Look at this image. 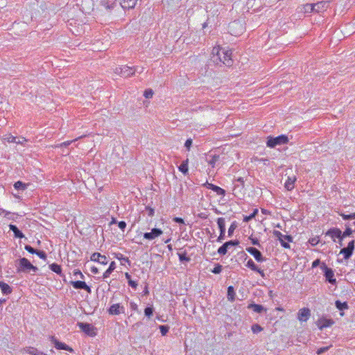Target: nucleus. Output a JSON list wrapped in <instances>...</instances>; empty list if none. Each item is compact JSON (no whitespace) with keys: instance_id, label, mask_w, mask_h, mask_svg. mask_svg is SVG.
<instances>
[{"instance_id":"58836bf2","label":"nucleus","mask_w":355,"mask_h":355,"mask_svg":"<svg viewBox=\"0 0 355 355\" xmlns=\"http://www.w3.org/2000/svg\"><path fill=\"white\" fill-rule=\"evenodd\" d=\"M212 191H214L218 195H220V196H224L225 195V190H224L223 189H222V188H220V187H219L218 186H216V185L213 187Z\"/></svg>"},{"instance_id":"393cba45","label":"nucleus","mask_w":355,"mask_h":355,"mask_svg":"<svg viewBox=\"0 0 355 355\" xmlns=\"http://www.w3.org/2000/svg\"><path fill=\"white\" fill-rule=\"evenodd\" d=\"M296 181L295 177H288L284 187L288 191H291L294 188V183Z\"/></svg>"},{"instance_id":"f257e3e1","label":"nucleus","mask_w":355,"mask_h":355,"mask_svg":"<svg viewBox=\"0 0 355 355\" xmlns=\"http://www.w3.org/2000/svg\"><path fill=\"white\" fill-rule=\"evenodd\" d=\"M211 60L216 64H224L227 67H230L233 64V60L232 59V51L225 50L220 47H214L212 50Z\"/></svg>"},{"instance_id":"aec40b11","label":"nucleus","mask_w":355,"mask_h":355,"mask_svg":"<svg viewBox=\"0 0 355 355\" xmlns=\"http://www.w3.org/2000/svg\"><path fill=\"white\" fill-rule=\"evenodd\" d=\"M4 140L7 141L9 143H16L18 144H24L25 142L27 141V140L24 137L19 138L17 140V137L11 135H8V136H6L4 138Z\"/></svg>"},{"instance_id":"338daca9","label":"nucleus","mask_w":355,"mask_h":355,"mask_svg":"<svg viewBox=\"0 0 355 355\" xmlns=\"http://www.w3.org/2000/svg\"><path fill=\"white\" fill-rule=\"evenodd\" d=\"M130 309L133 311H137L138 310V306L136 303L131 302L130 303Z\"/></svg>"},{"instance_id":"4468645a","label":"nucleus","mask_w":355,"mask_h":355,"mask_svg":"<svg viewBox=\"0 0 355 355\" xmlns=\"http://www.w3.org/2000/svg\"><path fill=\"white\" fill-rule=\"evenodd\" d=\"M107 311L110 315H116L121 313H124L125 308L119 303L114 304L109 308Z\"/></svg>"},{"instance_id":"6e6552de","label":"nucleus","mask_w":355,"mask_h":355,"mask_svg":"<svg viewBox=\"0 0 355 355\" xmlns=\"http://www.w3.org/2000/svg\"><path fill=\"white\" fill-rule=\"evenodd\" d=\"M355 240H352L348 243L346 248H343L340 250V253L343 254L345 259H349L353 254V252L355 248L354 245Z\"/></svg>"},{"instance_id":"1a4fd4ad","label":"nucleus","mask_w":355,"mask_h":355,"mask_svg":"<svg viewBox=\"0 0 355 355\" xmlns=\"http://www.w3.org/2000/svg\"><path fill=\"white\" fill-rule=\"evenodd\" d=\"M49 340L54 344V346L57 349H63L70 352H73V349L71 347L68 346L65 343L60 342L53 336H49Z\"/></svg>"},{"instance_id":"c756f323","label":"nucleus","mask_w":355,"mask_h":355,"mask_svg":"<svg viewBox=\"0 0 355 355\" xmlns=\"http://www.w3.org/2000/svg\"><path fill=\"white\" fill-rule=\"evenodd\" d=\"M235 292L233 286H230L227 288V299L229 301L233 302L235 300Z\"/></svg>"},{"instance_id":"0e129e2a","label":"nucleus","mask_w":355,"mask_h":355,"mask_svg":"<svg viewBox=\"0 0 355 355\" xmlns=\"http://www.w3.org/2000/svg\"><path fill=\"white\" fill-rule=\"evenodd\" d=\"M319 242V239L318 238H312L311 239H309V243H311V245H315L318 243Z\"/></svg>"},{"instance_id":"2f4dec72","label":"nucleus","mask_w":355,"mask_h":355,"mask_svg":"<svg viewBox=\"0 0 355 355\" xmlns=\"http://www.w3.org/2000/svg\"><path fill=\"white\" fill-rule=\"evenodd\" d=\"M178 255L180 262H189L191 261V259L187 256L186 251L181 253H178Z\"/></svg>"},{"instance_id":"69168bd1","label":"nucleus","mask_w":355,"mask_h":355,"mask_svg":"<svg viewBox=\"0 0 355 355\" xmlns=\"http://www.w3.org/2000/svg\"><path fill=\"white\" fill-rule=\"evenodd\" d=\"M128 285L131 286L132 288L136 289L137 286V283L135 281L130 279V281H128Z\"/></svg>"},{"instance_id":"ea45409f","label":"nucleus","mask_w":355,"mask_h":355,"mask_svg":"<svg viewBox=\"0 0 355 355\" xmlns=\"http://www.w3.org/2000/svg\"><path fill=\"white\" fill-rule=\"evenodd\" d=\"M314 8H315L314 3H307V4L304 5V12L309 13V12H314Z\"/></svg>"},{"instance_id":"c85d7f7f","label":"nucleus","mask_w":355,"mask_h":355,"mask_svg":"<svg viewBox=\"0 0 355 355\" xmlns=\"http://www.w3.org/2000/svg\"><path fill=\"white\" fill-rule=\"evenodd\" d=\"M49 268L56 274L62 275V268L58 263H53L50 264Z\"/></svg>"},{"instance_id":"ddd939ff","label":"nucleus","mask_w":355,"mask_h":355,"mask_svg":"<svg viewBox=\"0 0 355 355\" xmlns=\"http://www.w3.org/2000/svg\"><path fill=\"white\" fill-rule=\"evenodd\" d=\"M246 250L254 257L257 261L263 262L266 260L261 252L256 248L248 247L246 248Z\"/></svg>"},{"instance_id":"5fc2aeb1","label":"nucleus","mask_w":355,"mask_h":355,"mask_svg":"<svg viewBox=\"0 0 355 355\" xmlns=\"http://www.w3.org/2000/svg\"><path fill=\"white\" fill-rule=\"evenodd\" d=\"M81 137L77 138V139H75L74 140H71V141H64V142H62L61 143L59 146H58V147H67L69 146L73 141H76L78 140V139H80Z\"/></svg>"},{"instance_id":"e2e57ef3","label":"nucleus","mask_w":355,"mask_h":355,"mask_svg":"<svg viewBox=\"0 0 355 355\" xmlns=\"http://www.w3.org/2000/svg\"><path fill=\"white\" fill-rule=\"evenodd\" d=\"M118 226L122 231H124L126 227V223L125 221H119L118 223Z\"/></svg>"},{"instance_id":"de8ad7c7","label":"nucleus","mask_w":355,"mask_h":355,"mask_svg":"<svg viewBox=\"0 0 355 355\" xmlns=\"http://www.w3.org/2000/svg\"><path fill=\"white\" fill-rule=\"evenodd\" d=\"M344 220H352L355 219V213L350 214H345L344 213H341L340 214Z\"/></svg>"},{"instance_id":"4c0bfd02","label":"nucleus","mask_w":355,"mask_h":355,"mask_svg":"<svg viewBox=\"0 0 355 355\" xmlns=\"http://www.w3.org/2000/svg\"><path fill=\"white\" fill-rule=\"evenodd\" d=\"M246 266L253 271L258 270V266L254 263V262L251 259H250L248 261Z\"/></svg>"},{"instance_id":"5701e85b","label":"nucleus","mask_w":355,"mask_h":355,"mask_svg":"<svg viewBox=\"0 0 355 355\" xmlns=\"http://www.w3.org/2000/svg\"><path fill=\"white\" fill-rule=\"evenodd\" d=\"M9 228H10V230H11L14 233V236L15 238L22 239V238L25 237V236L22 233V232L21 230H19L15 225L10 224Z\"/></svg>"},{"instance_id":"8fccbe9b","label":"nucleus","mask_w":355,"mask_h":355,"mask_svg":"<svg viewBox=\"0 0 355 355\" xmlns=\"http://www.w3.org/2000/svg\"><path fill=\"white\" fill-rule=\"evenodd\" d=\"M35 254H37L40 259H43V260H46V254L44 251L43 250H37V252L35 253Z\"/></svg>"},{"instance_id":"0eeeda50","label":"nucleus","mask_w":355,"mask_h":355,"mask_svg":"<svg viewBox=\"0 0 355 355\" xmlns=\"http://www.w3.org/2000/svg\"><path fill=\"white\" fill-rule=\"evenodd\" d=\"M79 328L87 335L94 337L96 335L94 327L89 323L78 322Z\"/></svg>"},{"instance_id":"4d7b16f0","label":"nucleus","mask_w":355,"mask_h":355,"mask_svg":"<svg viewBox=\"0 0 355 355\" xmlns=\"http://www.w3.org/2000/svg\"><path fill=\"white\" fill-rule=\"evenodd\" d=\"M99 259H100V260H98V263H100L103 265L107 264V259L105 255L101 254V257H99Z\"/></svg>"},{"instance_id":"f8f14e48","label":"nucleus","mask_w":355,"mask_h":355,"mask_svg":"<svg viewBox=\"0 0 355 355\" xmlns=\"http://www.w3.org/2000/svg\"><path fill=\"white\" fill-rule=\"evenodd\" d=\"M229 28L232 35H238L243 32V27L238 21H234L229 25Z\"/></svg>"},{"instance_id":"72a5a7b5","label":"nucleus","mask_w":355,"mask_h":355,"mask_svg":"<svg viewBox=\"0 0 355 355\" xmlns=\"http://www.w3.org/2000/svg\"><path fill=\"white\" fill-rule=\"evenodd\" d=\"M26 352L31 355H40L42 351L32 347H27Z\"/></svg>"},{"instance_id":"f03ea898","label":"nucleus","mask_w":355,"mask_h":355,"mask_svg":"<svg viewBox=\"0 0 355 355\" xmlns=\"http://www.w3.org/2000/svg\"><path fill=\"white\" fill-rule=\"evenodd\" d=\"M17 272L30 273L35 275L38 270L37 266H33L31 261L25 258H20L16 261Z\"/></svg>"},{"instance_id":"2eb2a0df","label":"nucleus","mask_w":355,"mask_h":355,"mask_svg":"<svg viewBox=\"0 0 355 355\" xmlns=\"http://www.w3.org/2000/svg\"><path fill=\"white\" fill-rule=\"evenodd\" d=\"M71 284L76 289H83L89 293L92 292L91 288L83 281H74L71 282Z\"/></svg>"},{"instance_id":"13d9d810","label":"nucleus","mask_w":355,"mask_h":355,"mask_svg":"<svg viewBox=\"0 0 355 355\" xmlns=\"http://www.w3.org/2000/svg\"><path fill=\"white\" fill-rule=\"evenodd\" d=\"M193 144V140L192 139L189 138V139H187L185 141V144H184V146L186 147V148L189 150L190 148H191V146Z\"/></svg>"},{"instance_id":"6e6d98bb","label":"nucleus","mask_w":355,"mask_h":355,"mask_svg":"<svg viewBox=\"0 0 355 355\" xmlns=\"http://www.w3.org/2000/svg\"><path fill=\"white\" fill-rule=\"evenodd\" d=\"M24 248L26 251H28V252L31 253V254H35L36 252H37V250L33 248V247H31V245H26L24 246Z\"/></svg>"},{"instance_id":"c03bdc74","label":"nucleus","mask_w":355,"mask_h":355,"mask_svg":"<svg viewBox=\"0 0 355 355\" xmlns=\"http://www.w3.org/2000/svg\"><path fill=\"white\" fill-rule=\"evenodd\" d=\"M220 156L218 155H214L211 156V159L208 162V163L212 166L214 167L216 162L219 159Z\"/></svg>"},{"instance_id":"4be33fe9","label":"nucleus","mask_w":355,"mask_h":355,"mask_svg":"<svg viewBox=\"0 0 355 355\" xmlns=\"http://www.w3.org/2000/svg\"><path fill=\"white\" fill-rule=\"evenodd\" d=\"M120 4L123 8L125 9H130L133 8L136 3L137 0H120Z\"/></svg>"},{"instance_id":"49530a36","label":"nucleus","mask_w":355,"mask_h":355,"mask_svg":"<svg viewBox=\"0 0 355 355\" xmlns=\"http://www.w3.org/2000/svg\"><path fill=\"white\" fill-rule=\"evenodd\" d=\"M159 329L160 330V333L162 334V335L165 336L168 332L169 327L167 325H160L159 327Z\"/></svg>"},{"instance_id":"79ce46f5","label":"nucleus","mask_w":355,"mask_h":355,"mask_svg":"<svg viewBox=\"0 0 355 355\" xmlns=\"http://www.w3.org/2000/svg\"><path fill=\"white\" fill-rule=\"evenodd\" d=\"M236 227H237V225H236V223L235 221L231 224V225L228 230V236L229 237H231L233 235L235 229L236 228Z\"/></svg>"},{"instance_id":"473e14b6","label":"nucleus","mask_w":355,"mask_h":355,"mask_svg":"<svg viewBox=\"0 0 355 355\" xmlns=\"http://www.w3.org/2000/svg\"><path fill=\"white\" fill-rule=\"evenodd\" d=\"M14 187L17 190L24 191L26 189L27 185L21 181H17L14 184Z\"/></svg>"},{"instance_id":"774afa93","label":"nucleus","mask_w":355,"mask_h":355,"mask_svg":"<svg viewBox=\"0 0 355 355\" xmlns=\"http://www.w3.org/2000/svg\"><path fill=\"white\" fill-rule=\"evenodd\" d=\"M116 258H117L118 259H119V260H123V261H124L129 262V259H128V257H124L123 256V254H119V255H117V256H116Z\"/></svg>"},{"instance_id":"dca6fc26","label":"nucleus","mask_w":355,"mask_h":355,"mask_svg":"<svg viewBox=\"0 0 355 355\" xmlns=\"http://www.w3.org/2000/svg\"><path fill=\"white\" fill-rule=\"evenodd\" d=\"M327 236H329L331 237L332 240L336 242V239H338L342 236V231L336 227L330 228L327 232Z\"/></svg>"},{"instance_id":"09e8293b","label":"nucleus","mask_w":355,"mask_h":355,"mask_svg":"<svg viewBox=\"0 0 355 355\" xmlns=\"http://www.w3.org/2000/svg\"><path fill=\"white\" fill-rule=\"evenodd\" d=\"M222 268L223 266L220 264L217 263L215 265V267L211 270V272L214 274H219L221 272Z\"/></svg>"},{"instance_id":"603ef678","label":"nucleus","mask_w":355,"mask_h":355,"mask_svg":"<svg viewBox=\"0 0 355 355\" xmlns=\"http://www.w3.org/2000/svg\"><path fill=\"white\" fill-rule=\"evenodd\" d=\"M153 89H146L145 92H144V96L146 98H152L153 96Z\"/></svg>"},{"instance_id":"7ed1b4c3","label":"nucleus","mask_w":355,"mask_h":355,"mask_svg":"<svg viewBox=\"0 0 355 355\" xmlns=\"http://www.w3.org/2000/svg\"><path fill=\"white\" fill-rule=\"evenodd\" d=\"M288 137L285 135H282L276 137L269 136L267 137L266 145L270 148H275L277 146L287 144Z\"/></svg>"},{"instance_id":"423d86ee","label":"nucleus","mask_w":355,"mask_h":355,"mask_svg":"<svg viewBox=\"0 0 355 355\" xmlns=\"http://www.w3.org/2000/svg\"><path fill=\"white\" fill-rule=\"evenodd\" d=\"M320 268L324 272V276L325 277L326 281L331 284H336V279L334 278V273L333 270L331 268H329L324 263H322L320 265Z\"/></svg>"},{"instance_id":"6ab92c4d","label":"nucleus","mask_w":355,"mask_h":355,"mask_svg":"<svg viewBox=\"0 0 355 355\" xmlns=\"http://www.w3.org/2000/svg\"><path fill=\"white\" fill-rule=\"evenodd\" d=\"M329 5V1H319L316 3H314V6H315L314 12H322V10H326L328 8Z\"/></svg>"},{"instance_id":"20e7f679","label":"nucleus","mask_w":355,"mask_h":355,"mask_svg":"<svg viewBox=\"0 0 355 355\" xmlns=\"http://www.w3.org/2000/svg\"><path fill=\"white\" fill-rule=\"evenodd\" d=\"M137 71V67H130L128 66H122L116 67L114 73L123 78H128L134 75Z\"/></svg>"},{"instance_id":"f3484780","label":"nucleus","mask_w":355,"mask_h":355,"mask_svg":"<svg viewBox=\"0 0 355 355\" xmlns=\"http://www.w3.org/2000/svg\"><path fill=\"white\" fill-rule=\"evenodd\" d=\"M311 315V311L308 308L301 309L297 314V319L300 321L306 322Z\"/></svg>"},{"instance_id":"864d4df0","label":"nucleus","mask_w":355,"mask_h":355,"mask_svg":"<svg viewBox=\"0 0 355 355\" xmlns=\"http://www.w3.org/2000/svg\"><path fill=\"white\" fill-rule=\"evenodd\" d=\"M99 257H101V254L98 252H94L92 254L90 259L93 261H98L100 260Z\"/></svg>"},{"instance_id":"412c9836","label":"nucleus","mask_w":355,"mask_h":355,"mask_svg":"<svg viewBox=\"0 0 355 355\" xmlns=\"http://www.w3.org/2000/svg\"><path fill=\"white\" fill-rule=\"evenodd\" d=\"M248 309H252L254 312L258 313H262L263 312H266L267 309L261 304H257L254 303H251L248 306Z\"/></svg>"},{"instance_id":"f704fd0d","label":"nucleus","mask_w":355,"mask_h":355,"mask_svg":"<svg viewBox=\"0 0 355 355\" xmlns=\"http://www.w3.org/2000/svg\"><path fill=\"white\" fill-rule=\"evenodd\" d=\"M354 232V230H352L349 225H346V229L343 232H342V236L344 238L350 236Z\"/></svg>"},{"instance_id":"9b49d317","label":"nucleus","mask_w":355,"mask_h":355,"mask_svg":"<svg viewBox=\"0 0 355 355\" xmlns=\"http://www.w3.org/2000/svg\"><path fill=\"white\" fill-rule=\"evenodd\" d=\"M217 224L220 230V235L217 239L218 242H222L225 239V223L223 218H218L217 219Z\"/></svg>"},{"instance_id":"7c9ffc66","label":"nucleus","mask_w":355,"mask_h":355,"mask_svg":"<svg viewBox=\"0 0 355 355\" xmlns=\"http://www.w3.org/2000/svg\"><path fill=\"white\" fill-rule=\"evenodd\" d=\"M335 305L336 308L340 311H343L348 309V304L346 302H341L340 300H336Z\"/></svg>"},{"instance_id":"39448f33","label":"nucleus","mask_w":355,"mask_h":355,"mask_svg":"<svg viewBox=\"0 0 355 355\" xmlns=\"http://www.w3.org/2000/svg\"><path fill=\"white\" fill-rule=\"evenodd\" d=\"M273 235L279 241L281 245L284 248H290L289 242L293 241V237L291 235H284L277 230H274Z\"/></svg>"},{"instance_id":"bb28decb","label":"nucleus","mask_w":355,"mask_h":355,"mask_svg":"<svg viewBox=\"0 0 355 355\" xmlns=\"http://www.w3.org/2000/svg\"><path fill=\"white\" fill-rule=\"evenodd\" d=\"M115 268H116V263L114 261H112L109 266V268L103 273V279H106V278L109 277L110 274L114 271V270Z\"/></svg>"},{"instance_id":"37998d69","label":"nucleus","mask_w":355,"mask_h":355,"mask_svg":"<svg viewBox=\"0 0 355 355\" xmlns=\"http://www.w3.org/2000/svg\"><path fill=\"white\" fill-rule=\"evenodd\" d=\"M2 212L4 213V216L6 217L7 218L12 220H15V216L16 215V214L6 211L4 209H2Z\"/></svg>"},{"instance_id":"b1692460","label":"nucleus","mask_w":355,"mask_h":355,"mask_svg":"<svg viewBox=\"0 0 355 355\" xmlns=\"http://www.w3.org/2000/svg\"><path fill=\"white\" fill-rule=\"evenodd\" d=\"M0 288L3 295H9L12 293V288L6 283L0 281Z\"/></svg>"},{"instance_id":"a18cd8bd","label":"nucleus","mask_w":355,"mask_h":355,"mask_svg":"<svg viewBox=\"0 0 355 355\" xmlns=\"http://www.w3.org/2000/svg\"><path fill=\"white\" fill-rule=\"evenodd\" d=\"M263 330V328L258 324H254L252 326V331L254 334H258Z\"/></svg>"},{"instance_id":"680f3d73","label":"nucleus","mask_w":355,"mask_h":355,"mask_svg":"<svg viewBox=\"0 0 355 355\" xmlns=\"http://www.w3.org/2000/svg\"><path fill=\"white\" fill-rule=\"evenodd\" d=\"M250 239L253 245H257L259 247L261 246L259 241L257 238L250 237Z\"/></svg>"},{"instance_id":"a19ab883","label":"nucleus","mask_w":355,"mask_h":355,"mask_svg":"<svg viewBox=\"0 0 355 355\" xmlns=\"http://www.w3.org/2000/svg\"><path fill=\"white\" fill-rule=\"evenodd\" d=\"M154 309L153 306H148L144 309V314L146 317L150 318L153 314Z\"/></svg>"},{"instance_id":"cd10ccee","label":"nucleus","mask_w":355,"mask_h":355,"mask_svg":"<svg viewBox=\"0 0 355 355\" xmlns=\"http://www.w3.org/2000/svg\"><path fill=\"white\" fill-rule=\"evenodd\" d=\"M188 164L189 159H187L186 160H184L178 167L180 171H181L184 175H187L188 173Z\"/></svg>"},{"instance_id":"a211bd4d","label":"nucleus","mask_w":355,"mask_h":355,"mask_svg":"<svg viewBox=\"0 0 355 355\" xmlns=\"http://www.w3.org/2000/svg\"><path fill=\"white\" fill-rule=\"evenodd\" d=\"M334 324V321L331 319L321 318L317 322V325L320 329H322L326 327H329Z\"/></svg>"},{"instance_id":"a878e982","label":"nucleus","mask_w":355,"mask_h":355,"mask_svg":"<svg viewBox=\"0 0 355 355\" xmlns=\"http://www.w3.org/2000/svg\"><path fill=\"white\" fill-rule=\"evenodd\" d=\"M116 0H102L101 4L107 10L112 9L116 5Z\"/></svg>"},{"instance_id":"e433bc0d","label":"nucleus","mask_w":355,"mask_h":355,"mask_svg":"<svg viewBox=\"0 0 355 355\" xmlns=\"http://www.w3.org/2000/svg\"><path fill=\"white\" fill-rule=\"evenodd\" d=\"M227 244L225 243L218 249V253L220 255H225L227 252Z\"/></svg>"},{"instance_id":"3c124183","label":"nucleus","mask_w":355,"mask_h":355,"mask_svg":"<svg viewBox=\"0 0 355 355\" xmlns=\"http://www.w3.org/2000/svg\"><path fill=\"white\" fill-rule=\"evenodd\" d=\"M227 244L228 248L232 246H237L240 243L239 240H230L229 241L225 242Z\"/></svg>"},{"instance_id":"bf43d9fd","label":"nucleus","mask_w":355,"mask_h":355,"mask_svg":"<svg viewBox=\"0 0 355 355\" xmlns=\"http://www.w3.org/2000/svg\"><path fill=\"white\" fill-rule=\"evenodd\" d=\"M329 347H330L329 346L320 347L317 350V354L318 355L322 354L324 353L325 352H327L329 349Z\"/></svg>"},{"instance_id":"9d476101","label":"nucleus","mask_w":355,"mask_h":355,"mask_svg":"<svg viewBox=\"0 0 355 355\" xmlns=\"http://www.w3.org/2000/svg\"><path fill=\"white\" fill-rule=\"evenodd\" d=\"M163 232L161 229L153 228L150 232H145L144 234V238L146 240L151 241L161 236Z\"/></svg>"},{"instance_id":"c9c22d12","label":"nucleus","mask_w":355,"mask_h":355,"mask_svg":"<svg viewBox=\"0 0 355 355\" xmlns=\"http://www.w3.org/2000/svg\"><path fill=\"white\" fill-rule=\"evenodd\" d=\"M257 214H258V209H254L253 212L251 214H250L249 216H245L244 217L243 221L246 222V223L249 222L252 219L254 218Z\"/></svg>"},{"instance_id":"052dcab7","label":"nucleus","mask_w":355,"mask_h":355,"mask_svg":"<svg viewBox=\"0 0 355 355\" xmlns=\"http://www.w3.org/2000/svg\"><path fill=\"white\" fill-rule=\"evenodd\" d=\"M146 210L148 212V216H154V214H155V210L154 209L150 207H146Z\"/></svg>"}]
</instances>
